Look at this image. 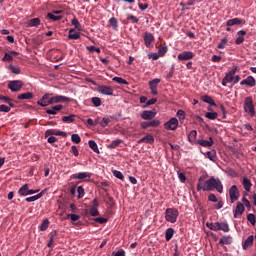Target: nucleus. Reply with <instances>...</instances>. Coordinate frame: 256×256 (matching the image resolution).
<instances>
[{
  "instance_id": "obj_19",
  "label": "nucleus",
  "mask_w": 256,
  "mask_h": 256,
  "mask_svg": "<svg viewBox=\"0 0 256 256\" xmlns=\"http://www.w3.org/2000/svg\"><path fill=\"white\" fill-rule=\"evenodd\" d=\"M153 41H155V37L153 36V34L146 32L144 34V43L146 47H151V43H153Z\"/></svg>"
},
{
  "instance_id": "obj_56",
  "label": "nucleus",
  "mask_w": 256,
  "mask_h": 256,
  "mask_svg": "<svg viewBox=\"0 0 256 256\" xmlns=\"http://www.w3.org/2000/svg\"><path fill=\"white\" fill-rule=\"evenodd\" d=\"M87 51H89L90 53H93L94 51L96 53H101V49L100 48H97L95 46H87L86 47Z\"/></svg>"
},
{
  "instance_id": "obj_46",
  "label": "nucleus",
  "mask_w": 256,
  "mask_h": 256,
  "mask_svg": "<svg viewBox=\"0 0 256 256\" xmlns=\"http://www.w3.org/2000/svg\"><path fill=\"white\" fill-rule=\"evenodd\" d=\"M8 69H10L11 72L14 73V75H19V73H21V68L13 65H9Z\"/></svg>"
},
{
  "instance_id": "obj_11",
  "label": "nucleus",
  "mask_w": 256,
  "mask_h": 256,
  "mask_svg": "<svg viewBox=\"0 0 256 256\" xmlns=\"http://www.w3.org/2000/svg\"><path fill=\"white\" fill-rule=\"evenodd\" d=\"M160 83H161V79L159 78H155L149 81V87L152 95H158L157 87L159 86Z\"/></svg>"
},
{
  "instance_id": "obj_23",
  "label": "nucleus",
  "mask_w": 256,
  "mask_h": 256,
  "mask_svg": "<svg viewBox=\"0 0 256 256\" xmlns=\"http://www.w3.org/2000/svg\"><path fill=\"white\" fill-rule=\"evenodd\" d=\"M253 241H255V237L253 235H250L242 244L243 249L246 251V249H249L253 245Z\"/></svg>"
},
{
  "instance_id": "obj_17",
  "label": "nucleus",
  "mask_w": 256,
  "mask_h": 256,
  "mask_svg": "<svg viewBox=\"0 0 256 256\" xmlns=\"http://www.w3.org/2000/svg\"><path fill=\"white\" fill-rule=\"evenodd\" d=\"M227 27H233V25H245V20L241 18H233L226 22Z\"/></svg>"
},
{
  "instance_id": "obj_28",
  "label": "nucleus",
  "mask_w": 256,
  "mask_h": 256,
  "mask_svg": "<svg viewBox=\"0 0 256 256\" xmlns=\"http://www.w3.org/2000/svg\"><path fill=\"white\" fill-rule=\"evenodd\" d=\"M219 243L220 245H231L233 243V238L231 236H223Z\"/></svg>"
},
{
  "instance_id": "obj_35",
  "label": "nucleus",
  "mask_w": 256,
  "mask_h": 256,
  "mask_svg": "<svg viewBox=\"0 0 256 256\" xmlns=\"http://www.w3.org/2000/svg\"><path fill=\"white\" fill-rule=\"evenodd\" d=\"M195 139H197V131L196 130H192L189 134H188V141L190 143H195Z\"/></svg>"
},
{
  "instance_id": "obj_21",
  "label": "nucleus",
  "mask_w": 256,
  "mask_h": 256,
  "mask_svg": "<svg viewBox=\"0 0 256 256\" xmlns=\"http://www.w3.org/2000/svg\"><path fill=\"white\" fill-rule=\"evenodd\" d=\"M198 145H201V147H213V138L210 137L209 140L199 139L197 140Z\"/></svg>"
},
{
  "instance_id": "obj_57",
  "label": "nucleus",
  "mask_w": 256,
  "mask_h": 256,
  "mask_svg": "<svg viewBox=\"0 0 256 256\" xmlns=\"http://www.w3.org/2000/svg\"><path fill=\"white\" fill-rule=\"evenodd\" d=\"M247 219H248L249 223H251V225H255V223H256L255 214H251V213L248 214Z\"/></svg>"
},
{
  "instance_id": "obj_3",
  "label": "nucleus",
  "mask_w": 256,
  "mask_h": 256,
  "mask_svg": "<svg viewBox=\"0 0 256 256\" xmlns=\"http://www.w3.org/2000/svg\"><path fill=\"white\" fill-rule=\"evenodd\" d=\"M244 111L250 117H255V105H253V98L251 96L245 98Z\"/></svg>"
},
{
  "instance_id": "obj_8",
  "label": "nucleus",
  "mask_w": 256,
  "mask_h": 256,
  "mask_svg": "<svg viewBox=\"0 0 256 256\" xmlns=\"http://www.w3.org/2000/svg\"><path fill=\"white\" fill-rule=\"evenodd\" d=\"M92 174L89 172H79L77 174H72L71 179H79L80 181H90Z\"/></svg>"
},
{
  "instance_id": "obj_16",
  "label": "nucleus",
  "mask_w": 256,
  "mask_h": 256,
  "mask_svg": "<svg viewBox=\"0 0 256 256\" xmlns=\"http://www.w3.org/2000/svg\"><path fill=\"white\" fill-rule=\"evenodd\" d=\"M46 137H49L50 135H56L58 137H67V132L55 130V129H49L45 132Z\"/></svg>"
},
{
  "instance_id": "obj_33",
  "label": "nucleus",
  "mask_w": 256,
  "mask_h": 256,
  "mask_svg": "<svg viewBox=\"0 0 256 256\" xmlns=\"http://www.w3.org/2000/svg\"><path fill=\"white\" fill-rule=\"evenodd\" d=\"M174 233H175V230L173 228H168L165 234L166 241H171V239H173Z\"/></svg>"
},
{
  "instance_id": "obj_20",
  "label": "nucleus",
  "mask_w": 256,
  "mask_h": 256,
  "mask_svg": "<svg viewBox=\"0 0 256 256\" xmlns=\"http://www.w3.org/2000/svg\"><path fill=\"white\" fill-rule=\"evenodd\" d=\"M238 37L235 40L236 45H241L245 41V35H247V32L244 30H240L237 32Z\"/></svg>"
},
{
  "instance_id": "obj_50",
  "label": "nucleus",
  "mask_w": 256,
  "mask_h": 256,
  "mask_svg": "<svg viewBox=\"0 0 256 256\" xmlns=\"http://www.w3.org/2000/svg\"><path fill=\"white\" fill-rule=\"evenodd\" d=\"M205 117L207 119H211L213 121V120H215L217 118V112H207L205 114Z\"/></svg>"
},
{
  "instance_id": "obj_64",
  "label": "nucleus",
  "mask_w": 256,
  "mask_h": 256,
  "mask_svg": "<svg viewBox=\"0 0 256 256\" xmlns=\"http://www.w3.org/2000/svg\"><path fill=\"white\" fill-rule=\"evenodd\" d=\"M113 256H125V250L120 249Z\"/></svg>"
},
{
  "instance_id": "obj_26",
  "label": "nucleus",
  "mask_w": 256,
  "mask_h": 256,
  "mask_svg": "<svg viewBox=\"0 0 256 256\" xmlns=\"http://www.w3.org/2000/svg\"><path fill=\"white\" fill-rule=\"evenodd\" d=\"M242 185H243L245 191H247L248 193H249V191H251V187H253L251 180H249V178H247V177L243 178Z\"/></svg>"
},
{
  "instance_id": "obj_7",
  "label": "nucleus",
  "mask_w": 256,
  "mask_h": 256,
  "mask_svg": "<svg viewBox=\"0 0 256 256\" xmlns=\"http://www.w3.org/2000/svg\"><path fill=\"white\" fill-rule=\"evenodd\" d=\"M179 127V120L177 118H171L168 122L164 123L166 131H175Z\"/></svg>"
},
{
  "instance_id": "obj_29",
  "label": "nucleus",
  "mask_w": 256,
  "mask_h": 256,
  "mask_svg": "<svg viewBox=\"0 0 256 256\" xmlns=\"http://www.w3.org/2000/svg\"><path fill=\"white\" fill-rule=\"evenodd\" d=\"M218 231H223L224 233H229V224L227 222H218Z\"/></svg>"
},
{
  "instance_id": "obj_1",
  "label": "nucleus",
  "mask_w": 256,
  "mask_h": 256,
  "mask_svg": "<svg viewBox=\"0 0 256 256\" xmlns=\"http://www.w3.org/2000/svg\"><path fill=\"white\" fill-rule=\"evenodd\" d=\"M218 191V193H223V184L219 178L211 177L203 183V179H199L197 185V191Z\"/></svg>"
},
{
  "instance_id": "obj_2",
  "label": "nucleus",
  "mask_w": 256,
  "mask_h": 256,
  "mask_svg": "<svg viewBox=\"0 0 256 256\" xmlns=\"http://www.w3.org/2000/svg\"><path fill=\"white\" fill-rule=\"evenodd\" d=\"M177 217H179V210L176 208H168L165 211V219L168 223H177Z\"/></svg>"
},
{
  "instance_id": "obj_38",
  "label": "nucleus",
  "mask_w": 256,
  "mask_h": 256,
  "mask_svg": "<svg viewBox=\"0 0 256 256\" xmlns=\"http://www.w3.org/2000/svg\"><path fill=\"white\" fill-rule=\"evenodd\" d=\"M123 143V140L121 139H117L111 142L110 145H108V149H117V147H119V144Z\"/></svg>"
},
{
  "instance_id": "obj_52",
  "label": "nucleus",
  "mask_w": 256,
  "mask_h": 256,
  "mask_svg": "<svg viewBox=\"0 0 256 256\" xmlns=\"http://www.w3.org/2000/svg\"><path fill=\"white\" fill-rule=\"evenodd\" d=\"M227 38H222L220 43L218 44V49H225L227 47Z\"/></svg>"
},
{
  "instance_id": "obj_47",
  "label": "nucleus",
  "mask_w": 256,
  "mask_h": 256,
  "mask_svg": "<svg viewBox=\"0 0 256 256\" xmlns=\"http://www.w3.org/2000/svg\"><path fill=\"white\" fill-rule=\"evenodd\" d=\"M62 121H64V123H73L75 121V116H73V115L64 116L62 118Z\"/></svg>"
},
{
  "instance_id": "obj_10",
  "label": "nucleus",
  "mask_w": 256,
  "mask_h": 256,
  "mask_svg": "<svg viewBox=\"0 0 256 256\" xmlns=\"http://www.w3.org/2000/svg\"><path fill=\"white\" fill-rule=\"evenodd\" d=\"M193 57H195V53L192 51H184L178 54V61H190Z\"/></svg>"
},
{
  "instance_id": "obj_58",
  "label": "nucleus",
  "mask_w": 256,
  "mask_h": 256,
  "mask_svg": "<svg viewBox=\"0 0 256 256\" xmlns=\"http://www.w3.org/2000/svg\"><path fill=\"white\" fill-rule=\"evenodd\" d=\"M176 115H177V117H178V119H179L180 121H184V119H185V111H183V110H178Z\"/></svg>"
},
{
  "instance_id": "obj_48",
  "label": "nucleus",
  "mask_w": 256,
  "mask_h": 256,
  "mask_svg": "<svg viewBox=\"0 0 256 256\" xmlns=\"http://www.w3.org/2000/svg\"><path fill=\"white\" fill-rule=\"evenodd\" d=\"M71 23L72 25H74L75 29L81 31V23H79V20L77 18L72 19Z\"/></svg>"
},
{
  "instance_id": "obj_25",
  "label": "nucleus",
  "mask_w": 256,
  "mask_h": 256,
  "mask_svg": "<svg viewBox=\"0 0 256 256\" xmlns=\"http://www.w3.org/2000/svg\"><path fill=\"white\" fill-rule=\"evenodd\" d=\"M18 194L21 197H27V195H29V184H24L19 190H18Z\"/></svg>"
},
{
  "instance_id": "obj_54",
  "label": "nucleus",
  "mask_w": 256,
  "mask_h": 256,
  "mask_svg": "<svg viewBox=\"0 0 256 256\" xmlns=\"http://www.w3.org/2000/svg\"><path fill=\"white\" fill-rule=\"evenodd\" d=\"M67 218L71 219V221L75 222V221H79V219H81V216H79L77 214H67Z\"/></svg>"
},
{
  "instance_id": "obj_43",
  "label": "nucleus",
  "mask_w": 256,
  "mask_h": 256,
  "mask_svg": "<svg viewBox=\"0 0 256 256\" xmlns=\"http://www.w3.org/2000/svg\"><path fill=\"white\" fill-rule=\"evenodd\" d=\"M111 121H113V117H104L101 122V127H107Z\"/></svg>"
},
{
  "instance_id": "obj_24",
  "label": "nucleus",
  "mask_w": 256,
  "mask_h": 256,
  "mask_svg": "<svg viewBox=\"0 0 256 256\" xmlns=\"http://www.w3.org/2000/svg\"><path fill=\"white\" fill-rule=\"evenodd\" d=\"M138 143H139V144H141V143H149V144H152V143H155V138H153V135L148 134V135H146L145 137H143L142 139L138 140Z\"/></svg>"
},
{
  "instance_id": "obj_31",
  "label": "nucleus",
  "mask_w": 256,
  "mask_h": 256,
  "mask_svg": "<svg viewBox=\"0 0 256 256\" xmlns=\"http://www.w3.org/2000/svg\"><path fill=\"white\" fill-rule=\"evenodd\" d=\"M41 197H43V192L31 197H27L25 201H27V203H33L35 201H38V199H41Z\"/></svg>"
},
{
  "instance_id": "obj_62",
  "label": "nucleus",
  "mask_w": 256,
  "mask_h": 256,
  "mask_svg": "<svg viewBox=\"0 0 256 256\" xmlns=\"http://www.w3.org/2000/svg\"><path fill=\"white\" fill-rule=\"evenodd\" d=\"M2 61H13V56L9 53H5L4 57L2 58Z\"/></svg>"
},
{
  "instance_id": "obj_53",
  "label": "nucleus",
  "mask_w": 256,
  "mask_h": 256,
  "mask_svg": "<svg viewBox=\"0 0 256 256\" xmlns=\"http://www.w3.org/2000/svg\"><path fill=\"white\" fill-rule=\"evenodd\" d=\"M92 103L95 107H101V98L92 97Z\"/></svg>"
},
{
  "instance_id": "obj_34",
  "label": "nucleus",
  "mask_w": 256,
  "mask_h": 256,
  "mask_svg": "<svg viewBox=\"0 0 256 256\" xmlns=\"http://www.w3.org/2000/svg\"><path fill=\"white\" fill-rule=\"evenodd\" d=\"M17 99L23 100V99H33V93L32 92H26L23 94H19Z\"/></svg>"
},
{
  "instance_id": "obj_4",
  "label": "nucleus",
  "mask_w": 256,
  "mask_h": 256,
  "mask_svg": "<svg viewBox=\"0 0 256 256\" xmlns=\"http://www.w3.org/2000/svg\"><path fill=\"white\" fill-rule=\"evenodd\" d=\"M237 73V66H234L231 71H229L222 80L223 87H227V83H233L235 74Z\"/></svg>"
},
{
  "instance_id": "obj_45",
  "label": "nucleus",
  "mask_w": 256,
  "mask_h": 256,
  "mask_svg": "<svg viewBox=\"0 0 256 256\" xmlns=\"http://www.w3.org/2000/svg\"><path fill=\"white\" fill-rule=\"evenodd\" d=\"M48 228H49V220L45 219L40 225V231H47Z\"/></svg>"
},
{
  "instance_id": "obj_13",
  "label": "nucleus",
  "mask_w": 256,
  "mask_h": 256,
  "mask_svg": "<svg viewBox=\"0 0 256 256\" xmlns=\"http://www.w3.org/2000/svg\"><path fill=\"white\" fill-rule=\"evenodd\" d=\"M98 93H101V95H108L113 96V88L110 86L100 85L98 86Z\"/></svg>"
},
{
  "instance_id": "obj_6",
  "label": "nucleus",
  "mask_w": 256,
  "mask_h": 256,
  "mask_svg": "<svg viewBox=\"0 0 256 256\" xmlns=\"http://www.w3.org/2000/svg\"><path fill=\"white\" fill-rule=\"evenodd\" d=\"M22 88H23V81L21 80H13L8 83V89H10V91L14 93L19 92V90Z\"/></svg>"
},
{
  "instance_id": "obj_22",
  "label": "nucleus",
  "mask_w": 256,
  "mask_h": 256,
  "mask_svg": "<svg viewBox=\"0 0 256 256\" xmlns=\"http://www.w3.org/2000/svg\"><path fill=\"white\" fill-rule=\"evenodd\" d=\"M61 109H63V105L59 104V105L53 106L50 109H47L46 113L47 115H57V113H59Z\"/></svg>"
},
{
  "instance_id": "obj_63",
  "label": "nucleus",
  "mask_w": 256,
  "mask_h": 256,
  "mask_svg": "<svg viewBox=\"0 0 256 256\" xmlns=\"http://www.w3.org/2000/svg\"><path fill=\"white\" fill-rule=\"evenodd\" d=\"M159 125H161V122L157 119L150 121V127H159Z\"/></svg>"
},
{
  "instance_id": "obj_40",
  "label": "nucleus",
  "mask_w": 256,
  "mask_h": 256,
  "mask_svg": "<svg viewBox=\"0 0 256 256\" xmlns=\"http://www.w3.org/2000/svg\"><path fill=\"white\" fill-rule=\"evenodd\" d=\"M202 101H204V103H208L209 105H215V100H213V98H211L209 95L202 96Z\"/></svg>"
},
{
  "instance_id": "obj_37",
  "label": "nucleus",
  "mask_w": 256,
  "mask_h": 256,
  "mask_svg": "<svg viewBox=\"0 0 256 256\" xmlns=\"http://www.w3.org/2000/svg\"><path fill=\"white\" fill-rule=\"evenodd\" d=\"M55 237H57V230H54L53 232L50 233V241L48 242L47 247H53Z\"/></svg>"
},
{
  "instance_id": "obj_32",
  "label": "nucleus",
  "mask_w": 256,
  "mask_h": 256,
  "mask_svg": "<svg viewBox=\"0 0 256 256\" xmlns=\"http://www.w3.org/2000/svg\"><path fill=\"white\" fill-rule=\"evenodd\" d=\"M75 31V29H70L69 30V35H68V39H81V34H79V32L73 33Z\"/></svg>"
},
{
  "instance_id": "obj_5",
  "label": "nucleus",
  "mask_w": 256,
  "mask_h": 256,
  "mask_svg": "<svg viewBox=\"0 0 256 256\" xmlns=\"http://www.w3.org/2000/svg\"><path fill=\"white\" fill-rule=\"evenodd\" d=\"M38 105H40V107H47L49 105H53V96H51V94L46 93L42 96L41 99H39L37 101Z\"/></svg>"
},
{
  "instance_id": "obj_27",
  "label": "nucleus",
  "mask_w": 256,
  "mask_h": 256,
  "mask_svg": "<svg viewBox=\"0 0 256 256\" xmlns=\"http://www.w3.org/2000/svg\"><path fill=\"white\" fill-rule=\"evenodd\" d=\"M28 27H39L41 25V19L39 18H33L28 20L27 22Z\"/></svg>"
},
{
  "instance_id": "obj_60",
  "label": "nucleus",
  "mask_w": 256,
  "mask_h": 256,
  "mask_svg": "<svg viewBox=\"0 0 256 256\" xmlns=\"http://www.w3.org/2000/svg\"><path fill=\"white\" fill-rule=\"evenodd\" d=\"M109 23L113 27V29H117V26H118L117 25V18H115V17L110 18Z\"/></svg>"
},
{
  "instance_id": "obj_15",
  "label": "nucleus",
  "mask_w": 256,
  "mask_h": 256,
  "mask_svg": "<svg viewBox=\"0 0 256 256\" xmlns=\"http://www.w3.org/2000/svg\"><path fill=\"white\" fill-rule=\"evenodd\" d=\"M53 104L55 103H71V98L61 95L52 96Z\"/></svg>"
},
{
  "instance_id": "obj_55",
  "label": "nucleus",
  "mask_w": 256,
  "mask_h": 256,
  "mask_svg": "<svg viewBox=\"0 0 256 256\" xmlns=\"http://www.w3.org/2000/svg\"><path fill=\"white\" fill-rule=\"evenodd\" d=\"M9 111H11V107L5 104L0 105V113H9Z\"/></svg>"
},
{
  "instance_id": "obj_51",
  "label": "nucleus",
  "mask_w": 256,
  "mask_h": 256,
  "mask_svg": "<svg viewBox=\"0 0 256 256\" xmlns=\"http://www.w3.org/2000/svg\"><path fill=\"white\" fill-rule=\"evenodd\" d=\"M71 140L73 143H76V144L81 143V137L79 136V134H72Z\"/></svg>"
},
{
  "instance_id": "obj_41",
  "label": "nucleus",
  "mask_w": 256,
  "mask_h": 256,
  "mask_svg": "<svg viewBox=\"0 0 256 256\" xmlns=\"http://www.w3.org/2000/svg\"><path fill=\"white\" fill-rule=\"evenodd\" d=\"M47 18L51 21H61V19H63V16H57L54 13H48Z\"/></svg>"
},
{
  "instance_id": "obj_44",
  "label": "nucleus",
  "mask_w": 256,
  "mask_h": 256,
  "mask_svg": "<svg viewBox=\"0 0 256 256\" xmlns=\"http://www.w3.org/2000/svg\"><path fill=\"white\" fill-rule=\"evenodd\" d=\"M77 193L78 199H83V197H85V189L83 188V186H78Z\"/></svg>"
},
{
  "instance_id": "obj_59",
  "label": "nucleus",
  "mask_w": 256,
  "mask_h": 256,
  "mask_svg": "<svg viewBox=\"0 0 256 256\" xmlns=\"http://www.w3.org/2000/svg\"><path fill=\"white\" fill-rule=\"evenodd\" d=\"M89 213H90L91 217H98L99 210L97 208H90Z\"/></svg>"
},
{
  "instance_id": "obj_14",
  "label": "nucleus",
  "mask_w": 256,
  "mask_h": 256,
  "mask_svg": "<svg viewBox=\"0 0 256 256\" xmlns=\"http://www.w3.org/2000/svg\"><path fill=\"white\" fill-rule=\"evenodd\" d=\"M243 213H245V205H243L241 202H238L234 212V218L239 219V217H241Z\"/></svg>"
},
{
  "instance_id": "obj_61",
  "label": "nucleus",
  "mask_w": 256,
  "mask_h": 256,
  "mask_svg": "<svg viewBox=\"0 0 256 256\" xmlns=\"http://www.w3.org/2000/svg\"><path fill=\"white\" fill-rule=\"evenodd\" d=\"M127 19H128L129 21H132V23H139V18L136 17V16H133L132 14L128 15V16H127Z\"/></svg>"
},
{
  "instance_id": "obj_30",
  "label": "nucleus",
  "mask_w": 256,
  "mask_h": 256,
  "mask_svg": "<svg viewBox=\"0 0 256 256\" xmlns=\"http://www.w3.org/2000/svg\"><path fill=\"white\" fill-rule=\"evenodd\" d=\"M88 145L90 147V149H92V151H94V153H97L99 155V146H97V142L90 140L88 141Z\"/></svg>"
},
{
  "instance_id": "obj_12",
  "label": "nucleus",
  "mask_w": 256,
  "mask_h": 256,
  "mask_svg": "<svg viewBox=\"0 0 256 256\" xmlns=\"http://www.w3.org/2000/svg\"><path fill=\"white\" fill-rule=\"evenodd\" d=\"M156 115L157 112L153 110H144L141 114V118L144 119V121H151V119H155Z\"/></svg>"
},
{
  "instance_id": "obj_42",
  "label": "nucleus",
  "mask_w": 256,
  "mask_h": 256,
  "mask_svg": "<svg viewBox=\"0 0 256 256\" xmlns=\"http://www.w3.org/2000/svg\"><path fill=\"white\" fill-rule=\"evenodd\" d=\"M206 226H207L208 229H210L211 231H218V222H215V223H213V222H211V223L207 222V223H206Z\"/></svg>"
},
{
  "instance_id": "obj_39",
  "label": "nucleus",
  "mask_w": 256,
  "mask_h": 256,
  "mask_svg": "<svg viewBox=\"0 0 256 256\" xmlns=\"http://www.w3.org/2000/svg\"><path fill=\"white\" fill-rule=\"evenodd\" d=\"M112 81H115L116 83H118L119 85H129V82H127V80L121 78V77H117L115 76L114 78H112Z\"/></svg>"
},
{
  "instance_id": "obj_49",
  "label": "nucleus",
  "mask_w": 256,
  "mask_h": 256,
  "mask_svg": "<svg viewBox=\"0 0 256 256\" xmlns=\"http://www.w3.org/2000/svg\"><path fill=\"white\" fill-rule=\"evenodd\" d=\"M113 175H114V177H116L117 179H120L121 181H123V179H125V176H123V173L121 171L114 170Z\"/></svg>"
},
{
  "instance_id": "obj_18",
  "label": "nucleus",
  "mask_w": 256,
  "mask_h": 256,
  "mask_svg": "<svg viewBox=\"0 0 256 256\" xmlns=\"http://www.w3.org/2000/svg\"><path fill=\"white\" fill-rule=\"evenodd\" d=\"M240 85H247L248 87H255L256 81L253 76H248L246 79L240 82Z\"/></svg>"
},
{
  "instance_id": "obj_9",
  "label": "nucleus",
  "mask_w": 256,
  "mask_h": 256,
  "mask_svg": "<svg viewBox=\"0 0 256 256\" xmlns=\"http://www.w3.org/2000/svg\"><path fill=\"white\" fill-rule=\"evenodd\" d=\"M229 196L231 203H234L239 199V188H237V185L231 186L229 189Z\"/></svg>"
},
{
  "instance_id": "obj_36",
  "label": "nucleus",
  "mask_w": 256,
  "mask_h": 256,
  "mask_svg": "<svg viewBox=\"0 0 256 256\" xmlns=\"http://www.w3.org/2000/svg\"><path fill=\"white\" fill-rule=\"evenodd\" d=\"M207 157L210 161H217V152L215 150H210L207 152Z\"/></svg>"
}]
</instances>
